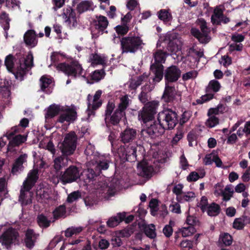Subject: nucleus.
Listing matches in <instances>:
<instances>
[{
  "label": "nucleus",
  "mask_w": 250,
  "mask_h": 250,
  "mask_svg": "<svg viewBox=\"0 0 250 250\" xmlns=\"http://www.w3.org/2000/svg\"><path fill=\"white\" fill-rule=\"evenodd\" d=\"M158 14L159 18L164 21H169L172 19L170 13L166 9L161 10Z\"/></svg>",
  "instance_id": "nucleus-43"
},
{
  "label": "nucleus",
  "mask_w": 250,
  "mask_h": 250,
  "mask_svg": "<svg viewBox=\"0 0 250 250\" xmlns=\"http://www.w3.org/2000/svg\"><path fill=\"white\" fill-rule=\"evenodd\" d=\"M39 147L48 150L53 155L55 153L56 150L54 145L51 141L44 140L41 141L40 143Z\"/></svg>",
  "instance_id": "nucleus-41"
},
{
  "label": "nucleus",
  "mask_w": 250,
  "mask_h": 250,
  "mask_svg": "<svg viewBox=\"0 0 250 250\" xmlns=\"http://www.w3.org/2000/svg\"><path fill=\"white\" fill-rule=\"evenodd\" d=\"M26 137L23 135H18L15 136L13 139L9 142L7 146V151H10L13 147L20 145L26 141Z\"/></svg>",
  "instance_id": "nucleus-33"
},
{
  "label": "nucleus",
  "mask_w": 250,
  "mask_h": 250,
  "mask_svg": "<svg viewBox=\"0 0 250 250\" xmlns=\"http://www.w3.org/2000/svg\"><path fill=\"white\" fill-rule=\"evenodd\" d=\"M111 162L110 155H105L98 156L95 162L93 160L92 161V163L98 170L100 171L107 169Z\"/></svg>",
  "instance_id": "nucleus-22"
},
{
  "label": "nucleus",
  "mask_w": 250,
  "mask_h": 250,
  "mask_svg": "<svg viewBox=\"0 0 250 250\" xmlns=\"http://www.w3.org/2000/svg\"><path fill=\"white\" fill-rule=\"evenodd\" d=\"M128 27L125 25H118L116 27L117 33L121 35H125L128 31Z\"/></svg>",
  "instance_id": "nucleus-60"
},
{
  "label": "nucleus",
  "mask_w": 250,
  "mask_h": 250,
  "mask_svg": "<svg viewBox=\"0 0 250 250\" xmlns=\"http://www.w3.org/2000/svg\"><path fill=\"white\" fill-rule=\"evenodd\" d=\"M102 91L98 90L97 91L93 96L89 94L87 96V109L86 113L87 118L86 120L89 121L91 117L95 115V110L100 107L102 104V101L100 99Z\"/></svg>",
  "instance_id": "nucleus-8"
},
{
  "label": "nucleus",
  "mask_w": 250,
  "mask_h": 250,
  "mask_svg": "<svg viewBox=\"0 0 250 250\" xmlns=\"http://www.w3.org/2000/svg\"><path fill=\"white\" fill-rule=\"evenodd\" d=\"M219 241L226 246H229L232 243V237L228 233H222L220 235Z\"/></svg>",
  "instance_id": "nucleus-47"
},
{
  "label": "nucleus",
  "mask_w": 250,
  "mask_h": 250,
  "mask_svg": "<svg viewBox=\"0 0 250 250\" xmlns=\"http://www.w3.org/2000/svg\"><path fill=\"white\" fill-rule=\"evenodd\" d=\"M85 206L88 208H91L96 205L97 202L94 198L90 196L86 197L84 199Z\"/></svg>",
  "instance_id": "nucleus-62"
},
{
  "label": "nucleus",
  "mask_w": 250,
  "mask_h": 250,
  "mask_svg": "<svg viewBox=\"0 0 250 250\" xmlns=\"http://www.w3.org/2000/svg\"><path fill=\"white\" fill-rule=\"evenodd\" d=\"M234 189L231 185H227L225 188L221 196L223 197V200L228 201L233 196Z\"/></svg>",
  "instance_id": "nucleus-38"
},
{
  "label": "nucleus",
  "mask_w": 250,
  "mask_h": 250,
  "mask_svg": "<svg viewBox=\"0 0 250 250\" xmlns=\"http://www.w3.org/2000/svg\"><path fill=\"white\" fill-rule=\"evenodd\" d=\"M158 104V102L156 101H152L146 103L143 109L139 112V120L143 121L144 123L150 120L153 115L156 113Z\"/></svg>",
  "instance_id": "nucleus-11"
},
{
  "label": "nucleus",
  "mask_w": 250,
  "mask_h": 250,
  "mask_svg": "<svg viewBox=\"0 0 250 250\" xmlns=\"http://www.w3.org/2000/svg\"><path fill=\"white\" fill-rule=\"evenodd\" d=\"M53 167L57 171H59L62 168L66 167L67 165V159L60 156L56 157L54 159Z\"/></svg>",
  "instance_id": "nucleus-37"
},
{
  "label": "nucleus",
  "mask_w": 250,
  "mask_h": 250,
  "mask_svg": "<svg viewBox=\"0 0 250 250\" xmlns=\"http://www.w3.org/2000/svg\"><path fill=\"white\" fill-rule=\"evenodd\" d=\"M120 42L123 53H134L145 44L141 37L131 34L123 38Z\"/></svg>",
  "instance_id": "nucleus-4"
},
{
  "label": "nucleus",
  "mask_w": 250,
  "mask_h": 250,
  "mask_svg": "<svg viewBox=\"0 0 250 250\" xmlns=\"http://www.w3.org/2000/svg\"><path fill=\"white\" fill-rule=\"evenodd\" d=\"M198 24L202 32L196 28H192L191 33L201 43H207L210 39L208 36L209 29L207 27V22L205 20L201 19L198 20Z\"/></svg>",
  "instance_id": "nucleus-9"
},
{
  "label": "nucleus",
  "mask_w": 250,
  "mask_h": 250,
  "mask_svg": "<svg viewBox=\"0 0 250 250\" xmlns=\"http://www.w3.org/2000/svg\"><path fill=\"white\" fill-rule=\"evenodd\" d=\"M245 37L242 34L235 33L231 37V40L234 42V43H240L244 40Z\"/></svg>",
  "instance_id": "nucleus-64"
},
{
  "label": "nucleus",
  "mask_w": 250,
  "mask_h": 250,
  "mask_svg": "<svg viewBox=\"0 0 250 250\" xmlns=\"http://www.w3.org/2000/svg\"><path fill=\"white\" fill-rule=\"evenodd\" d=\"M195 229L192 226H188L182 228L181 231L183 237H188L195 232Z\"/></svg>",
  "instance_id": "nucleus-48"
},
{
  "label": "nucleus",
  "mask_w": 250,
  "mask_h": 250,
  "mask_svg": "<svg viewBox=\"0 0 250 250\" xmlns=\"http://www.w3.org/2000/svg\"><path fill=\"white\" fill-rule=\"evenodd\" d=\"M224 8L221 5L214 7L211 17V22L213 25H220L222 23L226 24L230 20L224 14Z\"/></svg>",
  "instance_id": "nucleus-16"
},
{
  "label": "nucleus",
  "mask_w": 250,
  "mask_h": 250,
  "mask_svg": "<svg viewBox=\"0 0 250 250\" xmlns=\"http://www.w3.org/2000/svg\"><path fill=\"white\" fill-rule=\"evenodd\" d=\"M77 139L74 132L67 134L61 147L62 153L66 155L72 154L76 148Z\"/></svg>",
  "instance_id": "nucleus-10"
},
{
  "label": "nucleus",
  "mask_w": 250,
  "mask_h": 250,
  "mask_svg": "<svg viewBox=\"0 0 250 250\" xmlns=\"http://www.w3.org/2000/svg\"><path fill=\"white\" fill-rule=\"evenodd\" d=\"M56 69L74 78L80 76L83 71L82 65L77 60H72L69 62L59 63L56 66Z\"/></svg>",
  "instance_id": "nucleus-5"
},
{
  "label": "nucleus",
  "mask_w": 250,
  "mask_h": 250,
  "mask_svg": "<svg viewBox=\"0 0 250 250\" xmlns=\"http://www.w3.org/2000/svg\"><path fill=\"white\" fill-rule=\"evenodd\" d=\"M150 69L155 75L153 79V82H160L163 77L164 66L162 64L153 63L150 66Z\"/></svg>",
  "instance_id": "nucleus-25"
},
{
  "label": "nucleus",
  "mask_w": 250,
  "mask_h": 250,
  "mask_svg": "<svg viewBox=\"0 0 250 250\" xmlns=\"http://www.w3.org/2000/svg\"><path fill=\"white\" fill-rule=\"evenodd\" d=\"M131 100L128 95H125L119 98V103L117 105V109L123 112H125V110L129 106Z\"/></svg>",
  "instance_id": "nucleus-32"
},
{
  "label": "nucleus",
  "mask_w": 250,
  "mask_h": 250,
  "mask_svg": "<svg viewBox=\"0 0 250 250\" xmlns=\"http://www.w3.org/2000/svg\"><path fill=\"white\" fill-rule=\"evenodd\" d=\"M19 236L18 232L12 228L5 231L0 237V242L8 248L11 244L15 243Z\"/></svg>",
  "instance_id": "nucleus-18"
},
{
  "label": "nucleus",
  "mask_w": 250,
  "mask_h": 250,
  "mask_svg": "<svg viewBox=\"0 0 250 250\" xmlns=\"http://www.w3.org/2000/svg\"><path fill=\"white\" fill-rule=\"evenodd\" d=\"M115 108V104L112 102H109L106 105L105 111V122L106 124H111L113 125H117L122 119L125 116V112H123L116 109L112 113Z\"/></svg>",
  "instance_id": "nucleus-7"
},
{
  "label": "nucleus",
  "mask_w": 250,
  "mask_h": 250,
  "mask_svg": "<svg viewBox=\"0 0 250 250\" xmlns=\"http://www.w3.org/2000/svg\"><path fill=\"white\" fill-rule=\"evenodd\" d=\"M38 223L39 226L43 228H47L49 226L50 221L44 215L41 214L38 216Z\"/></svg>",
  "instance_id": "nucleus-50"
},
{
  "label": "nucleus",
  "mask_w": 250,
  "mask_h": 250,
  "mask_svg": "<svg viewBox=\"0 0 250 250\" xmlns=\"http://www.w3.org/2000/svg\"><path fill=\"white\" fill-rule=\"evenodd\" d=\"M181 75L180 70L176 66L172 65L166 69L165 72V79L167 83L177 81Z\"/></svg>",
  "instance_id": "nucleus-21"
},
{
  "label": "nucleus",
  "mask_w": 250,
  "mask_h": 250,
  "mask_svg": "<svg viewBox=\"0 0 250 250\" xmlns=\"http://www.w3.org/2000/svg\"><path fill=\"white\" fill-rule=\"evenodd\" d=\"M33 55L31 51L29 52L26 59L20 60V64L14 70V57L12 55H8L5 60V65L9 71L12 72L16 79L20 81L23 80L26 73L34 66Z\"/></svg>",
  "instance_id": "nucleus-1"
},
{
  "label": "nucleus",
  "mask_w": 250,
  "mask_h": 250,
  "mask_svg": "<svg viewBox=\"0 0 250 250\" xmlns=\"http://www.w3.org/2000/svg\"><path fill=\"white\" fill-rule=\"evenodd\" d=\"M125 213H119L116 216L110 217L107 221V225L110 228H114L118 225L125 219Z\"/></svg>",
  "instance_id": "nucleus-31"
},
{
  "label": "nucleus",
  "mask_w": 250,
  "mask_h": 250,
  "mask_svg": "<svg viewBox=\"0 0 250 250\" xmlns=\"http://www.w3.org/2000/svg\"><path fill=\"white\" fill-rule=\"evenodd\" d=\"M209 205L208 203V199L203 196L201 198L200 201L198 203V206L201 208L202 211L205 212L206 210L207 207Z\"/></svg>",
  "instance_id": "nucleus-57"
},
{
  "label": "nucleus",
  "mask_w": 250,
  "mask_h": 250,
  "mask_svg": "<svg viewBox=\"0 0 250 250\" xmlns=\"http://www.w3.org/2000/svg\"><path fill=\"white\" fill-rule=\"evenodd\" d=\"M245 134L246 136L250 135V121L247 122L243 128L240 127L237 131V134L241 137Z\"/></svg>",
  "instance_id": "nucleus-45"
},
{
  "label": "nucleus",
  "mask_w": 250,
  "mask_h": 250,
  "mask_svg": "<svg viewBox=\"0 0 250 250\" xmlns=\"http://www.w3.org/2000/svg\"><path fill=\"white\" fill-rule=\"evenodd\" d=\"M38 170L37 169L31 170L22 184L19 197V202L22 207L31 205L32 203L33 193L30 191V190L38 179Z\"/></svg>",
  "instance_id": "nucleus-2"
},
{
  "label": "nucleus",
  "mask_w": 250,
  "mask_h": 250,
  "mask_svg": "<svg viewBox=\"0 0 250 250\" xmlns=\"http://www.w3.org/2000/svg\"><path fill=\"white\" fill-rule=\"evenodd\" d=\"M36 238V235L33 230L31 229H27L25 233V238L24 240L26 246L29 249L32 248L35 245Z\"/></svg>",
  "instance_id": "nucleus-30"
},
{
  "label": "nucleus",
  "mask_w": 250,
  "mask_h": 250,
  "mask_svg": "<svg viewBox=\"0 0 250 250\" xmlns=\"http://www.w3.org/2000/svg\"><path fill=\"white\" fill-rule=\"evenodd\" d=\"M145 232L146 235L150 238L153 239L156 236L155 226L152 224H149L145 228Z\"/></svg>",
  "instance_id": "nucleus-42"
},
{
  "label": "nucleus",
  "mask_w": 250,
  "mask_h": 250,
  "mask_svg": "<svg viewBox=\"0 0 250 250\" xmlns=\"http://www.w3.org/2000/svg\"><path fill=\"white\" fill-rule=\"evenodd\" d=\"M118 153L123 161H134L136 159V145H130L126 147H120Z\"/></svg>",
  "instance_id": "nucleus-15"
},
{
  "label": "nucleus",
  "mask_w": 250,
  "mask_h": 250,
  "mask_svg": "<svg viewBox=\"0 0 250 250\" xmlns=\"http://www.w3.org/2000/svg\"><path fill=\"white\" fill-rule=\"evenodd\" d=\"M250 219L247 216L236 218L233 223V227L237 229H241L245 226V224L250 222Z\"/></svg>",
  "instance_id": "nucleus-36"
},
{
  "label": "nucleus",
  "mask_w": 250,
  "mask_h": 250,
  "mask_svg": "<svg viewBox=\"0 0 250 250\" xmlns=\"http://www.w3.org/2000/svg\"><path fill=\"white\" fill-rule=\"evenodd\" d=\"M165 131V128L161 123L154 122L143 132L148 134L151 138H154L162 135Z\"/></svg>",
  "instance_id": "nucleus-20"
},
{
  "label": "nucleus",
  "mask_w": 250,
  "mask_h": 250,
  "mask_svg": "<svg viewBox=\"0 0 250 250\" xmlns=\"http://www.w3.org/2000/svg\"><path fill=\"white\" fill-rule=\"evenodd\" d=\"M27 155L26 154L21 155L16 161L14 164L12 173L14 174H17L22 170L23 167V164L26 162Z\"/></svg>",
  "instance_id": "nucleus-29"
},
{
  "label": "nucleus",
  "mask_w": 250,
  "mask_h": 250,
  "mask_svg": "<svg viewBox=\"0 0 250 250\" xmlns=\"http://www.w3.org/2000/svg\"><path fill=\"white\" fill-rule=\"evenodd\" d=\"M167 53L161 50H157L153 54L154 62L153 63L162 64L164 63L167 57Z\"/></svg>",
  "instance_id": "nucleus-39"
},
{
  "label": "nucleus",
  "mask_w": 250,
  "mask_h": 250,
  "mask_svg": "<svg viewBox=\"0 0 250 250\" xmlns=\"http://www.w3.org/2000/svg\"><path fill=\"white\" fill-rule=\"evenodd\" d=\"M40 86L42 91H45L46 88H48L52 83V80L45 76H42L40 79Z\"/></svg>",
  "instance_id": "nucleus-44"
},
{
  "label": "nucleus",
  "mask_w": 250,
  "mask_h": 250,
  "mask_svg": "<svg viewBox=\"0 0 250 250\" xmlns=\"http://www.w3.org/2000/svg\"><path fill=\"white\" fill-rule=\"evenodd\" d=\"M216 155L215 153H211L206 155L203 159L204 163L206 165H210L212 164L215 159Z\"/></svg>",
  "instance_id": "nucleus-53"
},
{
  "label": "nucleus",
  "mask_w": 250,
  "mask_h": 250,
  "mask_svg": "<svg viewBox=\"0 0 250 250\" xmlns=\"http://www.w3.org/2000/svg\"><path fill=\"white\" fill-rule=\"evenodd\" d=\"M108 21L106 17L96 16L93 21L91 33L93 37L97 38L102 35L108 25Z\"/></svg>",
  "instance_id": "nucleus-12"
},
{
  "label": "nucleus",
  "mask_w": 250,
  "mask_h": 250,
  "mask_svg": "<svg viewBox=\"0 0 250 250\" xmlns=\"http://www.w3.org/2000/svg\"><path fill=\"white\" fill-rule=\"evenodd\" d=\"M81 197V194L79 191H74L70 193L67 197V201L72 203Z\"/></svg>",
  "instance_id": "nucleus-55"
},
{
  "label": "nucleus",
  "mask_w": 250,
  "mask_h": 250,
  "mask_svg": "<svg viewBox=\"0 0 250 250\" xmlns=\"http://www.w3.org/2000/svg\"><path fill=\"white\" fill-rule=\"evenodd\" d=\"M177 93V91L174 86L169 85L168 83L166 82L165 90L162 98L166 102H169L172 101Z\"/></svg>",
  "instance_id": "nucleus-27"
},
{
  "label": "nucleus",
  "mask_w": 250,
  "mask_h": 250,
  "mask_svg": "<svg viewBox=\"0 0 250 250\" xmlns=\"http://www.w3.org/2000/svg\"><path fill=\"white\" fill-rule=\"evenodd\" d=\"M96 174L92 168H88L84 172V175L82 180L80 181V186L86 187L90 183L92 182Z\"/></svg>",
  "instance_id": "nucleus-26"
},
{
  "label": "nucleus",
  "mask_w": 250,
  "mask_h": 250,
  "mask_svg": "<svg viewBox=\"0 0 250 250\" xmlns=\"http://www.w3.org/2000/svg\"><path fill=\"white\" fill-rule=\"evenodd\" d=\"M191 116V113L190 111H185L181 117V118L180 120V124L181 125H183L188 122V120L190 119Z\"/></svg>",
  "instance_id": "nucleus-61"
},
{
  "label": "nucleus",
  "mask_w": 250,
  "mask_h": 250,
  "mask_svg": "<svg viewBox=\"0 0 250 250\" xmlns=\"http://www.w3.org/2000/svg\"><path fill=\"white\" fill-rule=\"evenodd\" d=\"M88 62L92 66L104 65L106 63L107 58L104 55L92 53L89 55Z\"/></svg>",
  "instance_id": "nucleus-28"
},
{
  "label": "nucleus",
  "mask_w": 250,
  "mask_h": 250,
  "mask_svg": "<svg viewBox=\"0 0 250 250\" xmlns=\"http://www.w3.org/2000/svg\"><path fill=\"white\" fill-rule=\"evenodd\" d=\"M153 171L152 166L145 161L139 163L137 167V174L146 179H149L152 176Z\"/></svg>",
  "instance_id": "nucleus-19"
},
{
  "label": "nucleus",
  "mask_w": 250,
  "mask_h": 250,
  "mask_svg": "<svg viewBox=\"0 0 250 250\" xmlns=\"http://www.w3.org/2000/svg\"><path fill=\"white\" fill-rule=\"evenodd\" d=\"M221 85L219 82L216 80H213L209 82L206 88V94L203 95L200 99L196 100L198 104H202L212 99L214 96V93L220 90Z\"/></svg>",
  "instance_id": "nucleus-13"
},
{
  "label": "nucleus",
  "mask_w": 250,
  "mask_h": 250,
  "mask_svg": "<svg viewBox=\"0 0 250 250\" xmlns=\"http://www.w3.org/2000/svg\"><path fill=\"white\" fill-rule=\"evenodd\" d=\"M220 207L218 204L212 203L207 207L205 211L210 216H216L220 213Z\"/></svg>",
  "instance_id": "nucleus-34"
},
{
  "label": "nucleus",
  "mask_w": 250,
  "mask_h": 250,
  "mask_svg": "<svg viewBox=\"0 0 250 250\" xmlns=\"http://www.w3.org/2000/svg\"><path fill=\"white\" fill-rule=\"evenodd\" d=\"M136 135L137 132L135 129L128 127L121 133V140L124 144L128 143L134 140Z\"/></svg>",
  "instance_id": "nucleus-24"
},
{
  "label": "nucleus",
  "mask_w": 250,
  "mask_h": 250,
  "mask_svg": "<svg viewBox=\"0 0 250 250\" xmlns=\"http://www.w3.org/2000/svg\"><path fill=\"white\" fill-rule=\"evenodd\" d=\"M62 17L65 23L70 28H74L78 25V20L76 13L70 7H66L63 9Z\"/></svg>",
  "instance_id": "nucleus-17"
},
{
  "label": "nucleus",
  "mask_w": 250,
  "mask_h": 250,
  "mask_svg": "<svg viewBox=\"0 0 250 250\" xmlns=\"http://www.w3.org/2000/svg\"><path fill=\"white\" fill-rule=\"evenodd\" d=\"M157 120L165 129H173L178 123L177 114L171 109H166L158 114Z\"/></svg>",
  "instance_id": "nucleus-6"
},
{
  "label": "nucleus",
  "mask_w": 250,
  "mask_h": 250,
  "mask_svg": "<svg viewBox=\"0 0 250 250\" xmlns=\"http://www.w3.org/2000/svg\"><path fill=\"white\" fill-rule=\"evenodd\" d=\"M102 193H104L107 195V197L113 196L116 192V189L114 186H104L102 189Z\"/></svg>",
  "instance_id": "nucleus-51"
},
{
  "label": "nucleus",
  "mask_w": 250,
  "mask_h": 250,
  "mask_svg": "<svg viewBox=\"0 0 250 250\" xmlns=\"http://www.w3.org/2000/svg\"><path fill=\"white\" fill-rule=\"evenodd\" d=\"M180 247L184 250H189L193 247V242L188 240H184L180 243Z\"/></svg>",
  "instance_id": "nucleus-58"
},
{
  "label": "nucleus",
  "mask_w": 250,
  "mask_h": 250,
  "mask_svg": "<svg viewBox=\"0 0 250 250\" xmlns=\"http://www.w3.org/2000/svg\"><path fill=\"white\" fill-rule=\"evenodd\" d=\"M83 230L82 227H71L64 231V235L66 237H70L74 235L79 234Z\"/></svg>",
  "instance_id": "nucleus-40"
},
{
  "label": "nucleus",
  "mask_w": 250,
  "mask_h": 250,
  "mask_svg": "<svg viewBox=\"0 0 250 250\" xmlns=\"http://www.w3.org/2000/svg\"><path fill=\"white\" fill-rule=\"evenodd\" d=\"M219 62L221 64H223L225 66H227L231 63V59L228 55H224L222 56L221 59L219 60Z\"/></svg>",
  "instance_id": "nucleus-63"
},
{
  "label": "nucleus",
  "mask_w": 250,
  "mask_h": 250,
  "mask_svg": "<svg viewBox=\"0 0 250 250\" xmlns=\"http://www.w3.org/2000/svg\"><path fill=\"white\" fill-rule=\"evenodd\" d=\"M60 112H62L57 120V122L59 123H63L64 122H73L77 118V113L74 110L54 104L50 105L47 108L45 115V119L52 118L58 114Z\"/></svg>",
  "instance_id": "nucleus-3"
},
{
  "label": "nucleus",
  "mask_w": 250,
  "mask_h": 250,
  "mask_svg": "<svg viewBox=\"0 0 250 250\" xmlns=\"http://www.w3.org/2000/svg\"><path fill=\"white\" fill-rule=\"evenodd\" d=\"M104 75V72L103 70H95L91 74V79L94 82H97L103 79Z\"/></svg>",
  "instance_id": "nucleus-46"
},
{
  "label": "nucleus",
  "mask_w": 250,
  "mask_h": 250,
  "mask_svg": "<svg viewBox=\"0 0 250 250\" xmlns=\"http://www.w3.org/2000/svg\"><path fill=\"white\" fill-rule=\"evenodd\" d=\"M37 36V35L35 30L32 29L27 30L23 36V41L26 45L30 48L35 47L38 42Z\"/></svg>",
  "instance_id": "nucleus-23"
},
{
  "label": "nucleus",
  "mask_w": 250,
  "mask_h": 250,
  "mask_svg": "<svg viewBox=\"0 0 250 250\" xmlns=\"http://www.w3.org/2000/svg\"><path fill=\"white\" fill-rule=\"evenodd\" d=\"M65 208L64 206H59L53 211L54 216L55 218L63 217L65 215Z\"/></svg>",
  "instance_id": "nucleus-52"
},
{
  "label": "nucleus",
  "mask_w": 250,
  "mask_h": 250,
  "mask_svg": "<svg viewBox=\"0 0 250 250\" xmlns=\"http://www.w3.org/2000/svg\"><path fill=\"white\" fill-rule=\"evenodd\" d=\"M93 9V3L92 1L89 0L82 1L77 6V10L79 13H83Z\"/></svg>",
  "instance_id": "nucleus-35"
},
{
  "label": "nucleus",
  "mask_w": 250,
  "mask_h": 250,
  "mask_svg": "<svg viewBox=\"0 0 250 250\" xmlns=\"http://www.w3.org/2000/svg\"><path fill=\"white\" fill-rule=\"evenodd\" d=\"M208 118L206 122L207 126L212 128L219 124V119L215 116H208Z\"/></svg>",
  "instance_id": "nucleus-49"
},
{
  "label": "nucleus",
  "mask_w": 250,
  "mask_h": 250,
  "mask_svg": "<svg viewBox=\"0 0 250 250\" xmlns=\"http://www.w3.org/2000/svg\"><path fill=\"white\" fill-rule=\"evenodd\" d=\"M120 237L121 236H120V235H116L112 237V239H111V242L113 247H118L122 245V241Z\"/></svg>",
  "instance_id": "nucleus-59"
},
{
  "label": "nucleus",
  "mask_w": 250,
  "mask_h": 250,
  "mask_svg": "<svg viewBox=\"0 0 250 250\" xmlns=\"http://www.w3.org/2000/svg\"><path fill=\"white\" fill-rule=\"evenodd\" d=\"M80 177L78 168L74 166L69 167L60 176V179L63 184L76 181Z\"/></svg>",
  "instance_id": "nucleus-14"
},
{
  "label": "nucleus",
  "mask_w": 250,
  "mask_h": 250,
  "mask_svg": "<svg viewBox=\"0 0 250 250\" xmlns=\"http://www.w3.org/2000/svg\"><path fill=\"white\" fill-rule=\"evenodd\" d=\"M205 175V172L202 173L201 176H200L199 174L196 172H192L187 177V179L188 182L196 181L198 180L200 178H202Z\"/></svg>",
  "instance_id": "nucleus-56"
},
{
  "label": "nucleus",
  "mask_w": 250,
  "mask_h": 250,
  "mask_svg": "<svg viewBox=\"0 0 250 250\" xmlns=\"http://www.w3.org/2000/svg\"><path fill=\"white\" fill-rule=\"evenodd\" d=\"M198 73L195 70H192L184 74L182 78L184 81H188L191 79H194L197 76Z\"/></svg>",
  "instance_id": "nucleus-54"
}]
</instances>
